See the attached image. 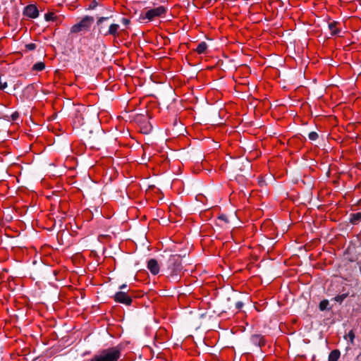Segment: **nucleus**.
Wrapping results in <instances>:
<instances>
[{
  "instance_id": "423d86ee",
  "label": "nucleus",
  "mask_w": 361,
  "mask_h": 361,
  "mask_svg": "<svg viewBox=\"0 0 361 361\" xmlns=\"http://www.w3.org/2000/svg\"><path fill=\"white\" fill-rule=\"evenodd\" d=\"M23 13L29 18H35L38 16L39 11L35 5L30 4L25 8Z\"/></svg>"
},
{
  "instance_id": "6ab92c4d",
  "label": "nucleus",
  "mask_w": 361,
  "mask_h": 361,
  "mask_svg": "<svg viewBox=\"0 0 361 361\" xmlns=\"http://www.w3.org/2000/svg\"><path fill=\"white\" fill-rule=\"evenodd\" d=\"M348 337L350 339V342L351 344H353V342H354V338H355V334L353 332V330H351L348 334Z\"/></svg>"
},
{
  "instance_id": "f3484780",
  "label": "nucleus",
  "mask_w": 361,
  "mask_h": 361,
  "mask_svg": "<svg viewBox=\"0 0 361 361\" xmlns=\"http://www.w3.org/2000/svg\"><path fill=\"white\" fill-rule=\"evenodd\" d=\"M348 296V294H342V295H337L336 297H335V300L338 302H341L346 297Z\"/></svg>"
},
{
  "instance_id": "a211bd4d",
  "label": "nucleus",
  "mask_w": 361,
  "mask_h": 361,
  "mask_svg": "<svg viewBox=\"0 0 361 361\" xmlns=\"http://www.w3.org/2000/svg\"><path fill=\"white\" fill-rule=\"evenodd\" d=\"M308 137L311 140H315L318 138V134L316 132H311L309 133Z\"/></svg>"
},
{
  "instance_id": "f03ea898",
  "label": "nucleus",
  "mask_w": 361,
  "mask_h": 361,
  "mask_svg": "<svg viewBox=\"0 0 361 361\" xmlns=\"http://www.w3.org/2000/svg\"><path fill=\"white\" fill-rule=\"evenodd\" d=\"M94 18L92 16H85L78 23L74 25L71 30L73 33H78L81 31L87 30L94 23Z\"/></svg>"
},
{
  "instance_id": "4be33fe9",
  "label": "nucleus",
  "mask_w": 361,
  "mask_h": 361,
  "mask_svg": "<svg viewBox=\"0 0 361 361\" xmlns=\"http://www.w3.org/2000/svg\"><path fill=\"white\" fill-rule=\"evenodd\" d=\"M25 47L28 49V50H34L35 48H36V45L35 44H33V43H30V44H27L25 45Z\"/></svg>"
},
{
  "instance_id": "20e7f679",
  "label": "nucleus",
  "mask_w": 361,
  "mask_h": 361,
  "mask_svg": "<svg viewBox=\"0 0 361 361\" xmlns=\"http://www.w3.org/2000/svg\"><path fill=\"white\" fill-rule=\"evenodd\" d=\"M179 257L172 255L169 258V262L173 266L171 273V276L176 279V275L178 271L181 269L180 262H178Z\"/></svg>"
},
{
  "instance_id": "4468645a",
  "label": "nucleus",
  "mask_w": 361,
  "mask_h": 361,
  "mask_svg": "<svg viewBox=\"0 0 361 361\" xmlns=\"http://www.w3.org/2000/svg\"><path fill=\"white\" fill-rule=\"evenodd\" d=\"M207 48V45L206 42H202L200 43L196 49V51L198 54H202L205 51Z\"/></svg>"
},
{
  "instance_id": "2eb2a0df",
  "label": "nucleus",
  "mask_w": 361,
  "mask_h": 361,
  "mask_svg": "<svg viewBox=\"0 0 361 361\" xmlns=\"http://www.w3.org/2000/svg\"><path fill=\"white\" fill-rule=\"evenodd\" d=\"M44 68H45L44 63L38 62L33 66L32 70L37 71H41L44 70Z\"/></svg>"
},
{
  "instance_id": "39448f33",
  "label": "nucleus",
  "mask_w": 361,
  "mask_h": 361,
  "mask_svg": "<svg viewBox=\"0 0 361 361\" xmlns=\"http://www.w3.org/2000/svg\"><path fill=\"white\" fill-rule=\"evenodd\" d=\"M166 13V8L164 6H159L157 8L150 9L147 11L145 16L149 20L153 19L154 17L161 16Z\"/></svg>"
},
{
  "instance_id": "0eeeda50",
  "label": "nucleus",
  "mask_w": 361,
  "mask_h": 361,
  "mask_svg": "<svg viewBox=\"0 0 361 361\" xmlns=\"http://www.w3.org/2000/svg\"><path fill=\"white\" fill-rule=\"evenodd\" d=\"M147 268L154 275H156L159 271V266L157 261L154 259H151L147 263Z\"/></svg>"
},
{
  "instance_id": "ddd939ff",
  "label": "nucleus",
  "mask_w": 361,
  "mask_h": 361,
  "mask_svg": "<svg viewBox=\"0 0 361 361\" xmlns=\"http://www.w3.org/2000/svg\"><path fill=\"white\" fill-rule=\"evenodd\" d=\"M360 220H361V213L360 212L353 214L351 215L350 222L352 224H357Z\"/></svg>"
},
{
  "instance_id": "412c9836",
  "label": "nucleus",
  "mask_w": 361,
  "mask_h": 361,
  "mask_svg": "<svg viewBox=\"0 0 361 361\" xmlns=\"http://www.w3.org/2000/svg\"><path fill=\"white\" fill-rule=\"evenodd\" d=\"M218 219L219 221H224L225 224H228L229 222L227 216L224 214H221V216H219Z\"/></svg>"
},
{
  "instance_id": "1a4fd4ad",
  "label": "nucleus",
  "mask_w": 361,
  "mask_h": 361,
  "mask_svg": "<svg viewBox=\"0 0 361 361\" xmlns=\"http://www.w3.org/2000/svg\"><path fill=\"white\" fill-rule=\"evenodd\" d=\"M250 341L253 345L261 347L264 344L263 338L258 334L252 335Z\"/></svg>"
},
{
  "instance_id": "9b49d317",
  "label": "nucleus",
  "mask_w": 361,
  "mask_h": 361,
  "mask_svg": "<svg viewBox=\"0 0 361 361\" xmlns=\"http://www.w3.org/2000/svg\"><path fill=\"white\" fill-rule=\"evenodd\" d=\"M337 25H338V23L335 22V21L330 23L329 24L328 27H329V30L331 31V35H336L340 32V30L338 28H337Z\"/></svg>"
},
{
  "instance_id": "5701e85b",
  "label": "nucleus",
  "mask_w": 361,
  "mask_h": 361,
  "mask_svg": "<svg viewBox=\"0 0 361 361\" xmlns=\"http://www.w3.org/2000/svg\"><path fill=\"white\" fill-rule=\"evenodd\" d=\"M122 22L124 25H127L130 23V20L128 18H123Z\"/></svg>"
},
{
  "instance_id": "dca6fc26",
  "label": "nucleus",
  "mask_w": 361,
  "mask_h": 361,
  "mask_svg": "<svg viewBox=\"0 0 361 361\" xmlns=\"http://www.w3.org/2000/svg\"><path fill=\"white\" fill-rule=\"evenodd\" d=\"M329 305V301L327 300H324L320 302L319 303V309L322 311L325 310L327 308V306Z\"/></svg>"
},
{
  "instance_id": "393cba45",
  "label": "nucleus",
  "mask_w": 361,
  "mask_h": 361,
  "mask_svg": "<svg viewBox=\"0 0 361 361\" xmlns=\"http://www.w3.org/2000/svg\"><path fill=\"white\" fill-rule=\"evenodd\" d=\"M243 304L241 302H238L236 303V307L238 309H240L243 307Z\"/></svg>"
},
{
  "instance_id": "b1692460",
  "label": "nucleus",
  "mask_w": 361,
  "mask_h": 361,
  "mask_svg": "<svg viewBox=\"0 0 361 361\" xmlns=\"http://www.w3.org/2000/svg\"><path fill=\"white\" fill-rule=\"evenodd\" d=\"M120 288L121 290H123V291L128 292V290H127V286L126 284L122 285Z\"/></svg>"
},
{
  "instance_id": "6e6552de",
  "label": "nucleus",
  "mask_w": 361,
  "mask_h": 361,
  "mask_svg": "<svg viewBox=\"0 0 361 361\" xmlns=\"http://www.w3.org/2000/svg\"><path fill=\"white\" fill-rule=\"evenodd\" d=\"M118 28L119 25L118 24H111L109 25V29L107 31L104 33V36H107L109 35H113L114 37H116L118 35Z\"/></svg>"
},
{
  "instance_id": "f8f14e48",
  "label": "nucleus",
  "mask_w": 361,
  "mask_h": 361,
  "mask_svg": "<svg viewBox=\"0 0 361 361\" xmlns=\"http://www.w3.org/2000/svg\"><path fill=\"white\" fill-rule=\"evenodd\" d=\"M340 355V351L338 350H332L329 354V361H338Z\"/></svg>"
},
{
  "instance_id": "a878e982",
  "label": "nucleus",
  "mask_w": 361,
  "mask_h": 361,
  "mask_svg": "<svg viewBox=\"0 0 361 361\" xmlns=\"http://www.w3.org/2000/svg\"><path fill=\"white\" fill-rule=\"evenodd\" d=\"M18 117V112H15V113L12 115V118H13V120L16 119Z\"/></svg>"
},
{
  "instance_id": "9d476101",
  "label": "nucleus",
  "mask_w": 361,
  "mask_h": 361,
  "mask_svg": "<svg viewBox=\"0 0 361 361\" xmlns=\"http://www.w3.org/2000/svg\"><path fill=\"white\" fill-rule=\"evenodd\" d=\"M108 17H101L97 20V24L99 26V32L104 35V33L107 31L106 27L102 25V23L108 20Z\"/></svg>"
},
{
  "instance_id": "aec40b11",
  "label": "nucleus",
  "mask_w": 361,
  "mask_h": 361,
  "mask_svg": "<svg viewBox=\"0 0 361 361\" xmlns=\"http://www.w3.org/2000/svg\"><path fill=\"white\" fill-rule=\"evenodd\" d=\"M54 14L53 13H47L45 14V19L47 21H49V20H54Z\"/></svg>"
},
{
  "instance_id": "f257e3e1",
  "label": "nucleus",
  "mask_w": 361,
  "mask_h": 361,
  "mask_svg": "<svg viewBox=\"0 0 361 361\" xmlns=\"http://www.w3.org/2000/svg\"><path fill=\"white\" fill-rule=\"evenodd\" d=\"M121 357V351L118 348H109L94 355L90 361H117Z\"/></svg>"
},
{
  "instance_id": "7ed1b4c3",
  "label": "nucleus",
  "mask_w": 361,
  "mask_h": 361,
  "mask_svg": "<svg viewBox=\"0 0 361 361\" xmlns=\"http://www.w3.org/2000/svg\"><path fill=\"white\" fill-rule=\"evenodd\" d=\"M114 300L117 302L129 305L132 302V298L127 294L126 291L117 292L114 295Z\"/></svg>"
}]
</instances>
